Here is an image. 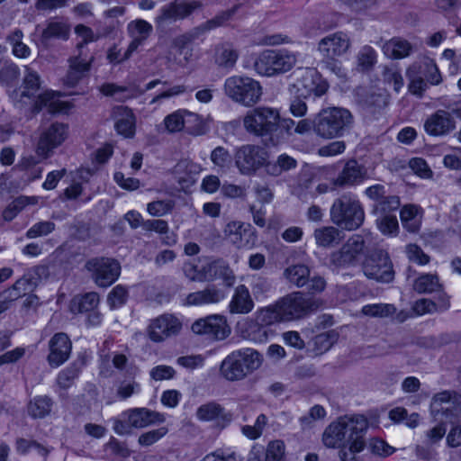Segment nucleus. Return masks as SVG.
Here are the masks:
<instances>
[{
  "label": "nucleus",
  "mask_w": 461,
  "mask_h": 461,
  "mask_svg": "<svg viewBox=\"0 0 461 461\" xmlns=\"http://www.w3.org/2000/svg\"><path fill=\"white\" fill-rule=\"evenodd\" d=\"M321 305L320 299L308 296L302 292H292L274 304L260 309L257 312V320L261 325H272L276 322L292 321L303 319L316 312ZM255 342L267 339V332L263 326H257L249 335Z\"/></svg>",
  "instance_id": "obj_1"
},
{
  "label": "nucleus",
  "mask_w": 461,
  "mask_h": 461,
  "mask_svg": "<svg viewBox=\"0 0 461 461\" xmlns=\"http://www.w3.org/2000/svg\"><path fill=\"white\" fill-rule=\"evenodd\" d=\"M368 420L363 415L343 416L331 422L322 433V443L328 448H337L365 436Z\"/></svg>",
  "instance_id": "obj_2"
},
{
  "label": "nucleus",
  "mask_w": 461,
  "mask_h": 461,
  "mask_svg": "<svg viewBox=\"0 0 461 461\" xmlns=\"http://www.w3.org/2000/svg\"><path fill=\"white\" fill-rule=\"evenodd\" d=\"M262 362L263 357L258 351L244 348L232 351L222 360L220 374L230 382L241 381L258 369Z\"/></svg>",
  "instance_id": "obj_3"
},
{
  "label": "nucleus",
  "mask_w": 461,
  "mask_h": 461,
  "mask_svg": "<svg viewBox=\"0 0 461 461\" xmlns=\"http://www.w3.org/2000/svg\"><path fill=\"white\" fill-rule=\"evenodd\" d=\"M331 221L346 230H356L365 220L364 208L352 193H345L334 200L330 211Z\"/></svg>",
  "instance_id": "obj_4"
},
{
  "label": "nucleus",
  "mask_w": 461,
  "mask_h": 461,
  "mask_svg": "<svg viewBox=\"0 0 461 461\" xmlns=\"http://www.w3.org/2000/svg\"><path fill=\"white\" fill-rule=\"evenodd\" d=\"M244 130L249 134L258 137H269L275 145L273 135L279 125V110L274 107L260 105L249 110L242 119Z\"/></svg>",
  "instance_id": "obj_5"
},
{
  "label": "nucleus",
  "mask_w": 461,
  "mask_h": 461,
  "mask_svg": "<svg viewBox=\"0 0 461 461\" xmlns=\"http://www.w3.org/2000/svg\"><path fill=\"white\" fill-rule=\"evenodd\" d=\"M353 116L344 108L321 110L315 115V134L322 139L341 137L352 125Z\"/></svg>",
  "instance_id": "obj_6"
},
{
  "label": "nucleus",
  "mask_w": 461,
  "mask_h": 461,
  "mask_svg": "<svg viewBox=\"0 0 461 461\" xmlns=\"http://www.w3.org/2000/svg\"><path fill=\"white\" fill-rule=\"evenodd\" d=\"M223 91L232 102L244 107H253L260 102L263 95L260 83L245 76H232L226 78Z\"/></svg>",
  "instance_id": "obj_7"
},
{
  "label": "nucleus",
  "mask_w": 461,
  "mask_h": 461,
  "mask_svg": "<svg viewBox=\"0 0 461 461\" xmlns=\"http://www.w3.org/2000/svg\"><path fill=\"white\" fill-rule=\"evenodd\" d=\"M298 57L299 53L287 49L266 50L256 59L254 68L261 76L275 77L293 69Z\"/></svg>",
  "instance_id": "obj_8"
},
{
  "label": "nucleus",
  "mask_w": 461,
  "mask_h": 461,
  "mask_svg": "<svg viewBox=\"0 0 461 461\" xmlns=\"http://www.w3.org/2000/svg\"><path fill=\"white\" fill-rule=\"evenodd\" d=\"M41 82L38 73L26 68V75L23 78V90L21 93L22 98H32L38 95L34 104L35 109L40 111L46 107L50 113H67L71 108L68 102L60 101L54 92L47 91L38 94Z\"/></svg>",
  "instance_id": "obj_9"
},
{
  "label": "nucleus",
  "mask_w": 461,
  "mask_h": 461,
  "mask_svg": "<svg viewBox=\"0 0 461 461\" xmlns=\"http://www.w3.org/2000/svg\"><path fill=\"white\" fill-rule=\"evenodd\" d=\"M351 47L349 37L342 32H337L322 38L318 43V51L324 58L323 66L339 76L342 73L340 62L335 58L347 53Z\"/></svg>",
  "instance_id": "obj_10"
},
{
  "label": "nucleus",
  "mask_w": 461,
  "mask_h": 461,
  "mask_svg": "<svg viewBox=\"0 0 461 461\" xmlns=\"http://www.w3.org/2000/svg\"><path fill=\"white\" fill-rule=\"evenodd\" d=\"M362 270L368 278L378 283L389 284L394 280L393 261L386 250L377 249L369 252L362 262Z\"/></svg>",
  "instance_id": "obj_11"
},
{
  "label": "nucleus",
  "mask_w": 461,
  "mask_h": 461,
  "mask_svg": "<svg viewBox=\"0 0 461 461\" xmlns=\"http://www.w3.org/2000/svg\"><path fill=\"white\" fill-rule=\"evenodd\" d=\"M267 151L256 144L241 145L234 153L235 166L243 176H253L262 167L267 169Z\"/></svg>",
  "instance_id": "obj_12"
},
{
  "label": "nucleus",
  "mask_w": 461,
  "mask_h": 461,
  "mask_svg": "<svg viewBox=\"0 0 461 461\" xmlns=\"http://www.w3.org/2000/svg\"><path fill=\"white\" fill-rule=\"evenodd\" d=\"M237 9L238 6H234L230 9L221 11L212 19L194 27L188 32L177 36L173 42L177 52H181L184 51V50L188 49L192 41L200 39L209 32L224 26L236 14Z\"/></svg>",
  "instance_id": "obj_13"
},
{
  "label": "nucleus",
  "mask_w": 461,
  "mask_h": 461,
  "mask_svg": "<svg viewBox=\"0 0 461 461\" xmlns=\"http://www.w3.org/2000/svg\"><path fill=\"white\" fill-rule=\"evenodd\" d=\"M68 125L63 122H52L41 131L37 144L38 155L49 158L57 148L60 147L68 138Z\"/></svg>",
  "instance_id": "obj_14"
},
{
  "label": "nucleus",
  "mask_w": 461,
  "mask_h": 461,
  "mask_svg": "<svg viewBox=\"0 0 461 461\" xmlns=\"http://www.w3.org/2000/svg\"><path fill=\"white\" fill-rule=\"evenodd\" d=\"M86 268L92 273L98 286L107 287L114 283L120 276L121 266L115 259L95 258L86 261Z\"/></svg>",
  "instance_id": "obj_15"
},
{
  "label": "nucleus",
  "mask_w": 461,
  "mask_h": 461,
  "mask_svg": "<svg viewBox=\"0 0 461 461\" xmlns=\"http://www.w3.org/2000/svg\"><path fill=\"white\" fill-rule=\"evenodd\" d=\"M329 88L328 83L312 69H306L295 83L289 86L291 95L296 97L308 98L312 95L317 97L323 95Z\"/></svg>",
  "instance_id": "obj_16"
},
{
  "label": "nucleus",
  "mask_w": 461,
  "mask_h": 461,
  "mask_svg": "<svg viewBox=\"0 0 461 461\" xmlns=\"http://www.w3.org/2000/svg\"><path fill=\"white\" fill-rule=\"evenodd\" d=\"M182 329V322L173 314L165 313L150 321L148 336L153 342H162L177 335Z\"/></svg>",
  "instance_id": "obj_17"
},
{
  "label": "nucleus",
  "mask_w": 461,
  "mask_h": 461,
  "mask_svg": "<svg viewBox=\"0 0 461 461\" xmlns=\"http://www.w3.org/2000/svg\"><path fill=\"white\" fill-rule=\"evenodd\" d=\"M192 330L195 334L204 335L216 340L224 339L230 333L225 317L219 314L209 315L195 321L192 324Z\"/></svg>",
  "instance_id": "obj_18"
},
{
  "label": "nucleus",
  "mask_w": 461,
  "mask_h": 461,
  "mask_svg": "<svg viewBox=\"0 0 461 461\" xmlns=\"http://www.w3.org/2000/svg\"><path fill=\"white\" fill-rule=\"evenodd\" d=\"M365 249V240L361 235H352L338 250L330 255V263L338 267L357 264Z\"/></svg>",
  "instance_id": "obj_19"
},
{
  "label": "nucleus",
  "mask_w": 461,
  "mask_h": 461,
  "mask_svg": "<svg viewBox=\"0 0 461 461\" xmlns=\"http://www.w3.org/2000/svg\"><path fill=\"white\" fill-rule=\"evenodd\" d=\"M202 1L171 2L161 7L159 14L156 18L158 24H167L184 20L190 16L195 10L202 9Z\"/></svg>",
  "instance_id": "obj_20"
},
{
  "label": "nucleus",
  "mask_w": 461,
  "mask_h": 461,
  "mask_svg": "<svg viewBox=\"0 0 461 461\" xmlns=\"http://www.w3.org/2000/svg\"><path fill=\"white\" fill-rule=\"evenodd\" d=\"M453 112L438 109L425 120L424 131L433 137H444L456 129V120Z\"/></svg>",
  "instance_id": "obj_21"
},
{
  "label": "nucleus",
  "mask_w": 461,
  "mask_h": 461,
  "mask_svg": "<svg viewBox=\"0 0 461 461\" xmlns=\"http://www.w3.org/2000/svg\"><path fill=\"white\" fill-rule=\"evenodd\" d=\"M94 59V56L85 54L83 51H79L77 56L71 57L68 59L69 67L64 77V84L70 87L77 86L83 78L87 77Z\"/></svg>",
  "instance_id": "obj_22"
},
{
  "label": "nucleus",
  "mask_w": 461,
  "mask_h": 461,
  "mask_svg": "<svg viewBox=\"0 0 461 461\" xmlns=\"http://www.w3.org/2000/svg\"><path fill=\"white\" fill-rule=\"evenodd\" d=\"M49 348L48 363L52 367H58L68 359L72 342L66 333L59 332L50 339Z\"/></svg>",
  "instance_id": "obj_23"
},
{
  "label": "nucleus",
  "mask_w": 461,
  "mask_h": 461,
  "mask_svg": "<svg viewBox=\"0 0 461 461\" xmlns=\"http://www.w3.org/2000/svg\"><path fill=\"white\" fill-rule=\"evenodd\" d=\"M122 418L129 421L132 428L141 429L156 423L165 421V416L148 408H133L122 413Z\"/></svg>",
  "instance_id": "obj_24"
},
{
  "label": "nucleus",
  "mask_w": 461,
  "mask_h": 461,
  "mask_svg": "<svg viewBox=\"0 0 461 461\" xmlns=\"http://www.w3.org/2000/svg\"><path fill=\"white\" fill-rule=\"evenodd\" d=\"M152 30V25L141 19L132 21L128 24L127 32L131 38V41L124 53V59H129L131 54L144 43L151 34Z\"/></svg>",
  "instance_id": "obj_25"
},
{
  "label": "nucleus",
  "mask_w": 461,
  "mask_h": 461,
  "mask_svg": "<svg viewBox=\"0 0 461 461\" xmlns=\"http://www.w3.org/2000/svg\"><path fill=\"white\" fill-rule=\"evenodd\" d=\"M112 118L114 121V128L119 134L126 138L133 137L136 118L130 108L122 105L115 106L112 111Z\"/></svg>",
  "instance_id": "obj_26"
},
{
  "label": "nucleus",
  "mask_w": 461,
  "mask_h": 461,
  "mask_svg": "<svg viewBox=\"0 0 461 461\" xmlns=\"http://www.w3.org/2000/svg\"><path fill=\"white\" fill-rule=\"evenodd\" d=\"M407 69L424 78L429 85L437 86L441 83L442 77L434 59L422 57L411 64Z\"/></svg>",
  "instance_id": "obj_27"
},
{
  "label": "nucleus",
  "mask_w": 461,
  "mask_h": 461,
  "mask_svg": "<svg viewBox=\"0 0 461 461\" xmlns=\"http://www.w3.org/2000/svg\"><path fill=\"white\" fill-rule=\"evenodd\" d=\"M206 281L221 279L225 285L231 286L235 282V275L230 265L223 259H215L203 265Z\"/></svg>",
  "instance_id": "obj_28"
},
{
  "label": "nucleus",
  "mask_w": 461,
  "mask_h": 461,
  "mask_svg": "<svg viewBox=\"0 0 461 461\" xmlns=\"http://www.w3.org/2000/svg\"><path fill=\"white\" fill-rule=\"evenodd\" d=\"M254 301L245 285H238L229 303L231 314H248L254 309Z\"/></svg>",
  "instance_id": "obj_29"
},
{
  "label": "nucleus",
  "mask_w": 461,
  "mask_h": 461,
  "mask_svg": "<svg viewBox=\"0 0 461 461\" xmlns=\"http://www.w3.org/2000/svg\"><path fill=\"white\" fill-rule=\"evenodd\" d=\"M223 290L215 285H208L205 289L190 293L185 301V305L200 306L204 304L218 303L225 298Z\"/></svg>",
  "instance_id": "obj_30"
},
{
  "label": "nucleus",
  "mask_w": 461,
  "mask_h": 461,
  "mask_svg": "<svg viewBox=\"0 0 461 461\" xmlns=\"http://www.w3.org/2000/svg\"><path fill=\"white\" fill-rule=\"evenodd\" d=\"M196 417L201 421H212L229 423L232 415L216 402H209L202 404L196 410Z\"/></svg>",
  "instance_id": "obj_31"
},
{
  "label": "nucleus",
  "mask_w": 461,
  "mask_h": 461,
  "mask_svg": "<svg viewBox=\"0 0 461 461\" xmlns=\"http://www.w3.org/2000/svg\"><path fill=\"white\" fill-rule=\"evenodd\" d=\"M365 169L357 161H348L339 175L333 180L335 186L353 185L364 179Z\"/></svg>",
  "instance_id": "obj_32"
},
{
  "label": "nucleus",
  "mask_w": 461,
  "mask_h": 461,
  "mask_svg": "<svg viewBox=\"0 0 461 461\" xmlns=\"http://www.w3.org/2000/svg\"><path fill=\"white\" fill-rule=\"evenodd\" d=\"M70 24L63 19H50L41 32V41L49 43L52 40L68 41L70 36Z\"/></svg>",
  "instance_id": "obj_33"
},
{
  "label": "nucleus",
  "mask_w": 461,
  "mask_h": 461,
  "mask_svg": "<svg viewBox=\"0 0 461 461\" xmlns=\"http://www.w3.org/2000/svg\"><path fill=\"white\" fill-rule=\"evenodd\" d=\"M313 237L316 244L322 248L338 246L344 239V234L339 227L324 226L314 230Z\"/></svg>",
  "instance_id": "obj_34"
},
{
  "label": "nucleus",
  "mask_w": 461,
  "mask_h": 461,
  "mask_svg": "<svg viewBox=\"0 0 461 461\" xmlns=\"http://www.w3.org/2000/svg\"><path fill=\"white\" fill-rule=\"evenodd\" d=\"M461 403V395L456 392L443 391L434 395L431 402V411L435 414L447 412L452 406Z\"/></svg>",
  "instance_id": "obj_35"
},
{
  "label": "nucleus",
  "mask_w": 461,
  "mask_h": 461,
  "mask_svg": "<svg viewBox=\"0 0 461 461\" xmlns=\"http://www.w3.org/2000/svg\"><path fill=\"white\" fill-rule=\"evenodd\" d=\"M383 50L388 58L401 59L410 56L412 46L406 40L393 38L384 44Z\"/></svg>",
  "instance_id": "obj_36"
},
{
  "label": "nucleus",
  "mask_w": 461,
  "mask_h": 461,
  "mask_svg": "<svg viewBox=\"0 0 461 461\" xmlns=\"http://www.w3.org/2000/svg\"><path fill=\"white\" fill-rule=\"evenodd\" d=\"M99 303V295L95 292L76 296L70 302V312L74 314L87 313L96 309Z\"/></svg>",
  "instance_id": "obj_37"
},
{
  "label": "nucleus",
  "mask_w": 461,
  "mask_h": 461,
  "mask_svg": "<svg viewBox=\"0 0 461 461\" xmlns=\"http://www.w3.org/2000/svg\"><path fill=\"white\" fill-rule=\"evenodd\" d=\"M283 276L288 283L301 288L309 281L310 268L304 264L292 265L284 270Z\"/></svg>",
  "instance_id": "obj_38"
},
{
  "label": "nucleus",
  "mask_w": 461,
  "mask_h": 461,
  "mask_svg": "<svg viewBox=\"0 0 461 461\" xmlns=\"http://www.w3.org/2000/svg\"><path fill=\"white\" fill-rule=\"evenodd\" d=\"M297 160L287 154H281L275 161H268L267 165V174L272 176H279L283 173L296 168Z\"/></svg>",
  "instance_id": "obj_39"
},
{
  "label": "nucleus",
  "mask_w": 461,
  "mask_h": 461,
  "mask_svg": "<svg viewBox=\"0 0 461 461\" xmlns=\"http://www.w3.org/2000/svg\"><path fill=\"white\" fill-rule=\"evenodd\" d=\"M356 59L357 71L368 73L374 69L377 62V53L373 47L364 45L358 50Z\"/></svg>",
  "instance_id": "obj_40"
},
{
  "label": "nucleus",
  "mask_w": 461,
  "mask_h": 461,
  "mask_svg": "<svg viewBox=\"0 0 461 461\" xmlns=\"http://www.w3.org/2000/svg\"><path fill=\"white\" fill-rule=\"evenodd\" d=\"M413 289L419 294H431L440 291L442 285L438 276L434 274H422L413 283Z\"/></svg>",
  "instance_id": "obj_41"
},
{
  "label": "nucleus",
  "mask_w": 461,
  "mask_h": 461,
  "mask_svg": "<svg viewBox=\"0 0 461 461\" xmlns=\"http://www.w3.org/2000/svg\"><path fill=\"white\" fill-rule=\"evenodd\" d=\"M249 231L240 221L229 222L224 230L227 239L238 248L247 245L248 240H244V237Z\"/></svg>",
  "instance_id": "obj_42"
},
{
  "label": "nucleus",
  "mask_w": 461,
  "mask_h": 461,
  "mask_svg": "<svg viewBox=\"0 0 461 461\" xmlns=\"http://www.w3.org/2000/svg\"><path fill=\"white\" fill-rule=\"evenodd\" d=\"M419 209L417 206L409 204L404 205L400 212V218L403 228L410 232H417L420 230V220L418 216Z\"/></svg>",
  "instance_id": "obj_43"
},
{
  "label": "nucleus",
  "mask_w": 461,
  "mask_h": 461,
  "mask_svg": "<svg viewBox=\"0 0 461 461\" xmlns=\"http://www.w3.org/2000/svg\"><path fill=\"white\" fill-rule=\"evenodd\" d=\"M348 444V447L346 444L339 447V461H357L355 455L364 450L366 447L364 436H357L354 440Z\"/></svg>",
  "instance_id": "obj_44"
},
{
  "label": "nucleus",
  "mask_w": 461,
  "mask_h": 461,
  "mask_svg": "<svg viewBox=\"0 0 461 461\" xmlns=\"http://www.w3.org/2000/svg\"><path fill=\"white\" fill-rule=\"evenodd\" d=\"M52 407V400L48 396L34 397L28 404V412L33 418H44Z\"/></svg>",
  "instance_id": "obj_45"
},
{
  "label": "nucleus",
  "mask_w": 461,
  "mask_h": 461,
  "mask_svg": "<svg viewBox=\"0 0 461 461\" xmlns=\"http://www.w3.org/2000/svg\"><path fill=\"white\" fill-rule=\"evenodd\" d=\"M174 174L179 183L186 182L200 172V166L189 159H181L174 167Z\"/></svg>",
  "instance_id": "obj_46"
},
{
  "label": "nucleus",
  "mask_w": 461,
  "mask_h": 461,
  "mask_svg": "<svg viewBox=\"0 0 461 461\" xmlns=\"http://www.w3.org/2000/svg\"><path fill=\"white\" fill-rule=\"evenodd\" d=\"M238 52L229 43H223L218 47L216 52V63L220 67L233 68L237 59Z\"/></svg>",
  "instance_id": "obj_47"
},
{
  "label": "nucleus",
  "mask_w": 461,
  "mask_h": 461,
  "mask_svg": "<svg viewBox=\"0 0 461 461\" xmlns=\"http://www.w3.org/2000/svg\"><path fill=\"white\" fill-rule=\"evenodd\" d=\"M112 28L105 30L104 32L95 35L90 27L84 24H78L75 27V32L78 37L81 38V41L77 44V49L79 51H83V48L89 42L97 41L102 36H106L112 32Z\"/></svg>",
  "instance_id": "obj_48"
},
{
  "label": "nucleus",
  "mask_w": 461,
  "mask_h": 461,
  "mask_svg": "<svg viewBox=\"0 0 461 461\" xmlns=\"http://www.w3.org/2000/svg\"><path fill=\"white\" fill-rule=\"evenodd\" d=\"M361 312L369 317L386 318L396 312V308L391 303L366 304L362 307Z\"/></svg>",
  "instance_id": "obj_49"
},
{
  "label": "nucleus",
  "mask_w": 461,
  "mask_h": 461,
  "mask_svg": "<svg viewBox=\"0 0 461 461\" xmlns=\"http://www.w3.org/2000/svg\"><path fill=\"white\" fill-rule=\"evenodd\" d=\"M185 130L188 134L198 136L204 133L202 118L194 113L183 109Z\"/></svg>",
  "instance_id": "obj_50"
},
{
  "label": "nucleus",
  "mask_w": 461,
  "mask_h": 461,
  "mask_svg": "<svg viewBox=\"0 0 461 461\" xmlns=\"http://www.w3.org/2000/svg\"><path fill=\"white\" fill-rule=\"evenodd\" d=\"M163 124L168 133H176L185 130L183 109L173 112L164 118Z\"/></svg>",
  "instance_id": "obj_51"
},
{
  "label": "nucleus",
  "mask_w": 461,
  "mask_h": 461,
  "mask_svg": "<svg viewBox=\"0 0 461 461\" xmlns=\"http://www.w3.org/2000/svg\"><path fill=\"white\" fill-rule=\"evenodd\" d=\"M20 69L14 63H5L0 68V84L5 86H14L19 79Z\"/></svg>",
  "instance_id": "obj_52"
},
{
  "label": "nucleus",
  "mask_w": 461,
  "mask_h": 461,
  "mask_svg": "<svg viewBox=\"0 0 461 461\" xmlns=\"http://www.w3.org/2000/svg\"><path fill=\"white\" fill-rule=\"evenodd\" d=\"M210 158L213 165L220 169L226 171L231 163L230 151L222 146H218L211 152Z\"/></svg>",
  "instance_id": "obj_53"
},
{
  "label": "nucleus",
  "mask_w": 461,
  "mask_h": 461,
  "mask_svg": "<svg viewBox=\"0 0 461 461\" xmlns=\"http://www.w3.org/2000/svg\"><path fill=\"white\" fill-rule=\"evenodd\" d=\"M379 230L384 235H395L399 229L396 216L392 214H381L376 219Z\"/></svg>",
  "instance_id": "obj_54"
},
{
  "label": "nucleus",
  "mask_w": 461,
  "mask_h": 461,
  "mask_svg": "<svg viewBox=\"0 0 461 461\" xmlns=\"http://www.w3.org/2000/svg\"><path fill=\"white\" fill-rule=\"evenodd\" d=\"M79 372L80 370L78 366L76 364H72L59 373L57 384L59 388L64 390L69 388L73 384L75 379L78 376Z\"/></svg>",
  "instance_id": "obj_55"
},
{
  "label": "nucleus",
  "mask_w": 461,
  "mask_h": 461,
  "mask_svg": "<svg viewBox=\"0 0 461 461\" xmlns=\"http://www.w3.org/2000/svg\"><path fill=\"white\" fill-rule=\"evenodd\" d=\"M399 207V196L387 194L379 203H375L373 211L375 213L390 214L391 212L398 210Z\"/></svg>",
  "instance_id": "obj_56"
},
{
  "label": "nucleus",
  "mask_w": 461,
  "mask_h": 461,
  "mask_svg": "<svg viewBox=\"0 0 461 461\" xmlns=\"http://www.w3.org/2000/svg\"><path fill=\"white\" fill-rule=\"evenodd\" d=\"M406 77L409 80L408 89L410 93L419 97H421L424 92L428 88V85L429 84L424 78H421L417 74H413L412 72L406 69Z\"/></svg>",
  "instance_id": "obj_57"
},
{
  "label": "nucleus",
  "mask_w": 461,
  "mask_h": 461,
  "mask_svg": "<svg viewBox=\"0 0 461 461\" xmlns=\"http://www.w3.org/2000/svg\"><path fill=\"white\" fill-rule=\"evenodd\" d=\"M285 445L282 440L270 441L265 453V461H281L285 456Z\"/></svg>",
  "instance_id": "obj_58"
},
{
  "label": "nucleus",
  "mask_w": 461,
  "mask_h": 461,
  "mask_svg": "<svg viewBox=\"0 0 461 461\" xmlns=\"http://www.w3.org/2000/svg\"><path fill=\"white\" fill-rule=\"evenodd\" d=\"M174 206L175 203L173 200H158L149 203L147 210L150 215L158 217L170 212Z\"/></svg>",
  "instance_id": "obj_59"
},
{
  "label": "nucleus",
  "mask_w": 461,
  "mask_h": 461,
  "mask_svg": "<svg viewBox=\"0 0 461 461\" xmlns=\"http://www.w3.org/2000/svg\"><path fill=\"white\" fill-rule=\"evenodd\" d=\"M384 81L393 85L395 92L399 93L404 85L403 77L399 69L395 68H384L383 71Z\"/></svg>",
  "instance_id": "obj_60"
},
{
  "label": "nucleus",
  "mask_w": 461,
  "mask_h": 461,
  "mask_svg": "<svg viewBox=\"0 0 461 461\" xmlns=\"http://www.w3.org/2000/svg\"><path fill=\"white\" fill-rule=\"evenodd\" d=\"M167 428L160 427L158 429L142 433L139 437L138 442L142 447H149L161 439L164 436L167 435Z\"/></svg>",
  "instance_id": "obj_61"
},
{
  "label": "nucleus",
  "mask_w": 461,
  "mask_h": 461,
  "mask_svg": "<svg viewBox=\"0 0 461 461\" xmlns=\"http://www.w3.org/2000/svg\"><path fill=\"white\" fill-rule=\"evenodd\" d=\"M127 297V289L124 286L118 285L109 293L107 302L111 308H117L126 303Z\"/></svg>",
  "instance_id": "obj_62"
},
{
  "label": "nucleus",
  "mask_w": 461,
  "mask_h": 461,
  "mask_svg": "<svg viewBox=\"0 0 461 461\" xmlns=\"http://www.w3.org/2000/svg\"><path fill=\"white\" fill-rule=\"evenodd\" d=\"M55 230V223L50 221H40L32 225L26 232L28 239L46 236Z\"/></svg>",
  "instance_id": "obj_63"
},
{
  "label": "nucleus",
  "mask_w": 461,
  "mask_h": 461,
  "mask_svg": "<svg viewBox=\"0 0 461 461\" xmlns=\"http://www.w3.org/2000/svg\"><path fill=\"white\" fill-rule=\"evenodd\" d=\"M221 194H222V196L230 199H243L247 195L246 188L244 186L230 183H224L221 186Z\"/></svg>",
  "instance_id": "obj_64"
}]
</instances>
